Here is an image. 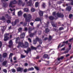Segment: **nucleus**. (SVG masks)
<instances>
[{
	"label": "nucleus",
	"instance_id": "obj_30",
	"mask_svg": "<svg viewBox=\"0 0 73 73\" xmlns=\"http://www.w3.org/2000/svg\"><path fill=\"white\" fill-rule=\"evenodd\" d=\"M12 56H13V54L12 53H11L9 55V59H10L11 57H12Z\"/></svg>",
	"mask_w": 73,
	"mask_h": 73
},
{
	"label": "nucleus",
	"instance_id": "obj_54",
	"mask_svg": "<svg viewBox=\"0 0 73 73\" xmlns=\"http://www.w3.org/2000/svg\"><path fill=\"white\" fill-rule=\"evenodd\" d=\"M52 15L53 16H55L56 15V12H54L52 13Z\"/></svg>",
	"mask_w": 73,
	"mask_h": 73
},
{
	"label": "nucleus",
	"instance_id": "obj_40",
	"mask_svg": "<svg viewBox=\"0 0 73 73\" xmlns=\"http://www.w3.org/2000/svg\"><path fill=\"white\" fill-rule=\"evenodd\" d=\"M43 8H45V3H44L42 5Z\"/></svg>",
	"mask_w": 73,
	"mask_h": 73
},
{
	"label": "nucleus",
	"instance_id": "obj_2",
	"mask_svg": "<svg viewBox=\"0 0 73 73\" xmlns=\"http://www.w3.org/2000/svg\"><path fill=\"white\" fill-rule=\"evenodd\" d=\"M19 46H21L22 48H28L29 46V43L27 42H25V45L23 42H19Z\"/></svg>",
	"mask_w": 73,
	"mask_h": 73
},
{
	"label": "nucleus",
	"instance_id": "obj_60",
	"mask_svg": "<svg viewBox=\"0 0 73 73\" xmlns=\"http://www.w3.org/2000/svg\"><path fill=\"white\" fill-rule=\"evenodd\" d=\"M68 52L69 51H66L64 52V53H68Z\"/></svg>",
	"mask_w": 73,
	"mask_h": 73
},
{
	"label": "nucleus",
	"instance_id": "obj_25",
	"mask_svg": "<svg viewBox=\"0 0 73 73\" xmlns=\"http://www.w3.org/2000/svg\"><path fill=\"white\" fill-rule=\"evenodd\" d=\"M29 9L27 8H25L24 9V12H28Z\"/></svg>",
	"mask_w": 73,
	"mask_h": 73
},
{
	"label": "nucleus",
	"instance_id": "obj_27",
	"mask_svg": "<svg viewBox=\"0 0 73 73\" xmlns=\"http://www.w3.org/2000/svg\"><path fill=\"white\" fill-rule=\"evenodd\" d=\"M22 14H23V13H22V12L21 11H19V16H21V15H22Z\"/></svg>",
	"mask_w": 73,
	"mask_h": 73
},
{
	"label": "nucleus",
	"instance_id": "obj_64",
	"mask_svg": "<svg viewBox=\"0 0 73 73\" xmlns=\"http://www.w3.org/2000/svg\"><path fill=\"white\" fill-rule=\"evenodd\" d=\"M71 45H70V46H69V50H70L71 49Z\"/></svg>",
	"mask_w": 73,
	"mask_h": 73
},
{
	"label": "nucleus",
	"instance_id": "obj_46",
	"mask_svg": "<svg viewBox=\"0 0 73 73\" xmlns=\"http://www.w3.org/2000/svg\"><path fill=\"white\" fill-rule=\"evenodd\" d=\"M28 40H29V42H32V40H31V38H28Z\"/></svg>",
	"mask_w": 73,
	"mask_h": 73
},
{
	"label": "nucleus",
	"instance_id": "obj_41",
	"mask_svg": "<svg viewBox=\"0 0 73 73\" xmlns=\"http://www.w3.org/2000/svg\"><path fill=\"white\" fill-rule=\"evenodd\" d=\"M25 56L23 55H22L21 56V58H25Z\"/></svg>",
	"mask_w": 73,
	"mask_h": 73
},
{
	"label": "nucleus",
	"instance_id": "obj_4",
	"mask_svg": "<svg viewBox=\"0 0 73 73\" xmlns=\"http://www.w3.org/2000/svg\"><path fill=\"white\" fill-rule=\"evenodd\" d=\"M17 3V2L16 0H13L12 1H11L10 3L9 7H11V8H13V7H15V6H13V4H16Z\"/></svg>",
	"mask_w": 73,
	"mask_h": 73
},
{
	"label": "nucleus",
	"instance_id": "obj_48",
	"mask_svg": "<svg viewBox=\"0 0 73 73\" xmlns=\"http://www.w3.org/2000/svg\"><path fill=\"white\" fill-rule=\"evenodd\" d=\"M1 46H2V42L1 41H0V48L1 47Z\"/></svg>",
	"mask_w": 73,
	"mask_h": 73
},
{
	"label": "nucleus",
	"instance_id": "obj_51",
	"mask_svg": "<svg viewBox=\"0 0 73 73\" xmlns=\"http://www.w3.org/2000/svg\"><path fill=\"white\" fill-rule=\"evenodd\" d=\"M52 39V36H50V35L49 36V40H50Z\"/></svg>",
	"mask_w": 73,
	"mask_h": 73
},
{
	"label": "nucleus",
	"instance_id": "obj_33",
	"mask_svg": "<svg viewBox=\"0 0 73 73\" xmlns=\"http://www.w3.org/2000/svg\"><path fill=\"white\" fill-rule=\"evenodd\" d=\"M11 70L13 73H15L16 72V70L14 69H11Z\"/></svg>",
	"mask_w": 73,
	"mask_h": 73
},
{
	"label": "nucleus",
	"instance_id": "obj_14",
	"mask_svg": "<svg viewBox=\"0 0 73 73\" xmlns=\"http://www.w3.org/2000/svg\"><path fill=\"white\" fill-rule=\"evenodd\" d=\"M4 41H8V40H9V36H4Z\"/></svg>",
	"mask_w": 73,
	"mask_h": 73
},
{
	"label": "nucleus",
	"instance_id": "obj_43",
	"mask_svg": "<svg viewBox=\"0 0 73 73\" xmlns=\"http://www.w3.org/2000/svg\"><path fill=\"white\" fill-rule=\"evenodd\" d=\"M27 25V23H24L23 24V26H26Z\"/></svg>",
	"mask_w": 73,
	"mask_h": 73
},
{
	"label": "nucleus",
	"instance_id": "obj_10",
	"mask_svg": "<svg viewBox=\"0 0 73 73\" xmlns=\"http://www.w3.org/2000/svg\"><path fill=\"white\" fill-rule=\"evenodd\" d=\"M58 17H64V15L61 13H58L57 14Z\"/></svg>",
	"mask_w": 73,
	"mask_h": 73
},
{
	"label": "nucleus",
	"instance_id": "obj_5",
	"mask_svg": "<svg viewBox=\"0 0 73 73\" xmlns=\"http://www.w3.org/2000/svg\"><path fill=\"white\" fill-rule=\"evenodd\" d=\"M27 0H25V3L27 2L25 4L26 6H31L32 5V0H30L28 2H27Z\"/></svg>",
	"mask_w": 73,
	"mask_h": 73
},
{
	"label": "nucleus",
	"instance_id": "obj_19",
	"mask_svg": "<svg viewBox=\"0 0 73 73\" xmlns=\"http://www.w3.org/2000/svg\"><path fill=\"white\" fill-rule=\"evenodd\" d=\"M39 13V15H40V16H43V12H42V11H40Z\"/></svg>",
	"mask_w": 73,
	"mask_h": 73
},
{
	"label": "nucleus",
	"instance_id": "obj_11",
	"mask_svg": "<svg viewBox=\"0 0 73 73\" xmlns=\"http://www.w3.org/2000/svg\"><path fill=\"white\" fill-rule=\"evenodd\" d=\"M25 36V34L24 33H23L21 34V38H24Z\"/></svg>",
	"mask_w": 73,
	"mask_h": 73
},
{
	"label": "nucleus",
	"instance_id": "obj_9",
	"mask_svg": "<svg viewBox=\"0 0 73 73\" xmlns=\"http://www.w3.org/2000/svg\"><path fill=\"white\" fill-rule=\"evenodd\" d=\"M19 5H22V7H24L25 5V3H22V1L21 0H19Z\"/></svg>",
	"mask_w": 73,
	"mask_h": 73
},
{
	"label": "nucleus",
	"instance_id": "obj_53",
	"mask_svg": "<svg viewBox=\"0 0 73 73\" xmlns=\"http://www.w3.org/2000/svg\"><path fill=\"white\" fill-rule=\"evenodd\" d=\"M30 25H31V26H33V23L32 22L30 23Z\"/></svg>",
	"mask_w": 73,
	"mask_h": 73
},
{
	"label": "nucleus",
	"instance_id": "obj_15",
	"mask_svg": "<svg viewBox=\"0 0 73 73\" xmlns=\"http://www.w3.org/2000/svg\"><path fill=\"white\" fill-rule=\"evenodd\" d=\"M38 40V37H37L36 38L35 40H34L33 41V44H36V43L37 42Z\"/></svg>",
	"mask_w": 73,
	"mask_h": 73
},
{
	"label": "nucleus",
	"instance_id": "obj_32",
	"mask_svg": "<svg viewBox=\"0 0 73 73\" xmlns=\"http://www.w3.org/2000/svg\"><path fill=\"white\" fill-rule=\"evenodd\" d=\"M31 49H33V50H36V48H35L33 46H31Z\"/></svg>",
	"mask_w": 73,
	"mask_h": 73
},
{
	"label": "nucleus",
	"instance_id": "obj_58",
	"mask_svg": "<svg viewBox=\"0 0 73 73\" xmlns=\"http://www.w3.org/2000/svg\"><path fill=\"white\" fill-rule=\"evenodd\" d=\"M27 71V69H25L24 70V72H26Z\"/></svg>",
	"mask_w": 73,
	"mask_h": 73
},
{
	"label": "nucleus",
	"instance_id": "obj_17",
	"mask_svg": "<svg viewBox=\"0 0 73 73\" xmlns=\"http://www.w3.org/2000/svg\"><path fill=\"white\" fill-rule=\"evenodd\" d=\"M7 53L5 52L3 54V57L4 58H6L7 57Z\"/></svg>",
	"mask_w": 73,
	"mask_h": 73
},
{
	"label": "nucleus",
	"instance_id": "obj_62",
	"mask_svg": "<svg viewBox=\"0 0 73 73\" xmlns=\"http://www.w3.org/2000/svg\"><path fill=\"white\" fill-rule=\"evenodd\" d=\"M65 50V47H64L61 49V50Z\"/></svg>",
	"mask_w": 73,
	"mask_h": 73
},
{
	"label": "nucleus",
	"instance_id": "obj_22",
	"mask_svg": "<svg viewBox=\"0 0 73 73\" xmlns=\"http://www.w3.org/2000/svg\"><path fill=\"white\" fill-rule=\"evenodd\" d=\"M40 21L41 22V19L39 18H37L35 19V21Z\"/></svg>",
	"mask_w": 73,
	"mask_h": 73
},
{
	"label": "nucleus",
	"instance_id": "obj_16",
	"mask_svg": "<svg viewBox=\"0 0 73 73\" xmlns=\"http://www.w3.org/2000/svg\"><path fill=\"white\" fill-rule=\"evenodd\" d=\"M8 62V61L7 60H5L4 62H3L2 63V65L3 66H5L7 65V64Z\"/></svg>",
	"mask_w": 73,
	"mask_h": 73
},
{
	"label": "nucleus",
	"instance_id": "obj_57",
	"mask_svg": "<svg viewBox=\"0 0 73 73\" xmlns=\"http://www.w3.org/2000/svg\"><path fill=\"white\" fill-rule=\"evenodd\" d=\"M40 58V57H39V56H36V59H38Z\"/></svg>",
	"mask_w": 73,
	"mask_h": 73
},
{
	"label": "nucleus",
	"instance_id": "obj_44",
	"mask_svg": "<svg viewBox=\"0 0 73 73\" xmlns=\"http://www.w3.org/2000/svg\"><path fill=\"white\" fill-rule=\"evenodd\" d=\"M7 23L9 24L11 23V21L10 20H7Z\"/></svg>",
	"mask_w": 73,
	"mask_h": 73
},
{
	"label": "nucleus",
	"instance_id": "obj_36",
	"mask_svg": "<svg viewBox=\"0 0 73 73\" xmlns=\"http://www.w3.org/2000/svg\"><path fill=\"white\" fill-rule=\"evenodd\" d=\"M31 11H32L33 12L35 11V9L33 8H32L31 9Z\"/></svg>",
	"mask_w": 73,
	"mask_h": 73
},
{
	"label": "nucleus",
	"instance_id": "obj_26",
	"mask_svg": "<svg viewBox=\"0 0 73 73\" xmlns=\"http://www.w3.org/2000/svg\"><path fill=\"white\" fill-rule=\"evenodd\" d=\"M38 2H37L35 3V7H38Z\"/></svg>",
	"mask_w": 73,
	"mask_h": 73
},
{
	"label": "nucleus",
	"instance_id": "obj_12",
	"mask_svg": "<svg viewBox=\"0 0 73 73\" xmlns=\"http://www.w3.org/2000/svg\"><path fill=\"white\" fill-rule=\"evenodd\" d=\"M24 51L25 53H26V54H28V53H29V52H31V49L30 48H29L27 49V51L24 50Z\"/></svg>",
	"mask_w": 73,
	"mask_h": 73
},
{
	"label": "nucleus",
	"instance_id": "obj_23",
	"mask_svg": "<svg viewBox=\"0 0 73 73\" xmlns=\"http://www.w3.org/2000/svg\"><path fill=\"white\" fill-rule=\"evenodd\" d=\"M34 70V68L33 67L29 68L28 70V71H30L31 70Z\"/></svg>",
	"mask_w": 73,
	"mask_h": 73
},
{
	"label": "nucleus",
	"instance_id": "obj_55",
	"mask_svg": "<svg viewBox=\"0 0 73 73\" xmlns=\"http://www.w3.org/2000/svg\"><path fill=\"white\" fill-rule=\"evenodd\" d=\"M28 63H25V66H28Z\"/></svg>",
	"mask_w": 73,
	"mask_h": 73
},
{
	"label": "nucleus",
	"instance_id": "obj_28",
	"mask_svg": "<svg viewBox=\"0 0 73 73\" xmlns=\"http://www.w3.org/2000/svg\"><path fill=\"white\" fill-rule=\"evenodd\" d=\"M49 19L50 20H52L53 19H54V17L52 16H51L49 17Z\"/></svg>",
	"mask_w": 73,
	"mask_h": 73
},
{
	"label": "nucleus",
	"instance_id": "obj_3",
	"mask_svg": "<svg viewBox=\"0 0 73 73\" xmlns=\"http://www.w3.org/2000/svg\"><path fill=\"white\" fill-rule=\"evenodd\" d=\"M35 29V27H33V28H32L31 27H30L29 28V34L30 35V37H32L33 36V35H36V33L37 31H35V32L34 33H31V31H32V30H33Z\"/></svg>",
	"mask_w": 73,
	"mask_h": 73
},
{
	"label": "nucleus",
	"instance_id": "obj_42",
	"mask_svg": "<svg viewBox=\"0 0 73 73\" xmlns=\"http://www.w3.org/2000/svg\"><path fill=\"white\" fill-rule=\"evenodd\" d=\"M72 17H73V15L72 14H70L69 16V18H70V19H71V18H72Z\"/></svg>",
	"mask_w": 73,
	"mask_h": 73
},
{
	"label": "nucleus",
	"instance_id": "obj_18",
	"mask_svg": "<svg viewBox=\"0 0 73 73\" xmlns=\"http://www.w3.org/2000/svg\"><path fill=\"white\" fill-rule=\"evenodd\" d=\"M71 9H72V7L70 6H69L66 8V10L68 11H70Z\"/></svg>",
	"mask_w": 73,
	"mask_h": 73
},
{
	"label": "nucleus",
	"instance_id": "obj_24",
	"mask_svg": "<svg viewBox=\"0 0 73 73\" xmlns=\"http://www.w3.org/2000/svg\"><path fill=\"white\" fill-rule=\"evenodd\" d=\"M19 40V37L17 38L16 39L15 41L16 44H17V43H19V41L18 40Z\"/></svg>",
	"mask_w": 73,
	"mask_h": 73
},
{
	"label": "nucleus",
	"instance_id": "obj_31",
	"mask_svg": "<svg viewBox=\"0 0 73 73\" xmlns=\"http://www.w3.org/2000/svg\"><path fill=\"white\" fill-rule=\"evenodd\" d=\"M38 41L40 44H42V41L41 40L39 39V38Z\"/></svg>",
	"mask_w": 73,
	"mask_h": 73
},
{
	"label": "nucleus",
	"instance_id": "obj_20",
	"mask_svg": "<svg viewBox=\"0 0 73 73\" xmlns=\"http://www.w3.org/2000/svg\"><path fill=\"white\" fill-rule=\"evenodd\" d=\"M23 69L19 67V71L21 73L23 71Z\"/></svg>",
	"mask_w": 73,
	"mask_h": 73
},
{
	"label": "nucleus",
	"instance_id": "obj_21",
	"mask_svg": "<svg viewBox=\"0 0 73 73\" xmlns=\"http://www.w3.org/2000/svg\"><path fill=\"white\" fill-rule=\"evenodd\" d=\"M0 20H5V18L4 16H3L2 17L0 18Z\"/></svg>",
	"mask_w": 73,
	"mask_h": 73
},
{
	"label": "nucleus",
	"instance_id": "obj_56",
	"mask_svg": "<svg viewBox=\"0 0 73 73\" xmlns=\"http://www.w3.org/2000/svg\"><path fill=\"white\" fill-rule=\"evenodd\" d=\"M28 30V29L27 27L25 28V31H27Z\"/></svg>",
	"mask_w": 73,
	"mask_h": 73
},
{
	"label": "nucleus",
	"instance_id": "obj_6",
	"mask_svg": "<svg viewBox=\"0 0 73 73\" xmlns=\"http://www.w3.org/2000/svg\"><path fill=\"white\" fill-rule=\"evenodd\" d=\"M13 42H12V40H10L9 42V45L8 46V47L9 48H12L13 47Z\"/></svg>",
	"mask_w": 73,
	"mask_h": 73
},
{
	"label": "nucleus",
	"instance_id": "obj_61",
	"mask_svg": "<svg viewBox=\"0 0 73 73\" xmlns=\"http://www.w3.org/2000/svg\"><path fill=\"white\" fill-rule=\"evenodd\" d=\"M12 35H10V38H12Z\"/></svg>",
	"mask_w": 73,
	"mask_h": 73
},
{
	"label": "nucleus",
	"instance_id": "obj_52",
	"mask_svg": "<svg viewBox=\"0 0 73 73\" xmlns=\"http://www.w3.org/2000/svg\"><path fill=\"white\" fill-rule=\"evenodd\" d=\"M41 34V31H38V35H40Z\"/></svg>",
	"mask_w": 73,
	"mask_h": 73
},
{
	"label": "nucleus",
	"instance_id": "obj_47",
	"mask_svg": "<svg viewBox=\"0 0 73 73\" xmlns=\"http://www.w3.org/2000/svg\"><path fill=\"white\" fill-rule=\"evenodd\" d=\"M1 1L5 2V1H8V0H1Z\"/></svg>",
	"mask_w": 73,
	"mask_h": 73
},
{
	"label": "nucleus",
	"instance_id": "obj_29",
	"mask_svg": "<svg viewBox=\"0 0 73 73\" xmlns=\"http://www.w3.org/2000/svg\"><path fill=\"white\" fill-rule=\"evenodd\" d=\"M48 57V55L46 54H45L43 56V58H47Z\"/></svg>",
	"mask_w": 73,
	"mask_h": 73
},
{
	"label": "nucleus",
	"instance_id": "obj_1",
	"mask_svg": "<svg viewBox=\"0 0 73 73\" xmlns=\"http://www.w3.org/2000/svg\"><path fill=\"white\" fill-rule=\"evenodd\" d=\"M23 17L24 18H25V20L26 22L29 23V22L31 21V20L32 19V16H31V14L28 15L27 17V14H24L23 15Z\"/></svg>",
	"mask_w": 73,
	"mask_h": 73
},
{
	"label": "nucleus",
	"instance_id": "obj_49",
	"mask_svg": "<svg viewBox=\"0 0 73 73\" xmlns=\"http://www.w3.org/2000/svg\"><path fill=\"white\" fill-rule=\"evenodd\" d=\"M68 41L67 40L66 42H63V43H64V44H68Z\"/></svg>",
	"mask_w": 73,
	"mask_h": 73
},
{
	"label": "nucleus",
	"instance_id": "obj_7",
	"mask_svg": "<svg viewBox=\"0 0 73 73\" xmlns=\"http://www.w3.org/2000/svg\"><path fill=\"white\" fill-rule=\"evenodd\" d=\"M46 26L45 27V28H46L45 30L44 31L45 32V33H48L50 31V30H49V29H48V25L47 24H46Z\"/></svg>",
	"mask_w": 73,
	"mask_h": 73
},
{
	"label": "nucleus",
	"instance_id": "obj_8",
	"mask_svg": "<svg viewBox=\"0 0 73 73\" xmlns=\"http://www.w3.org/2000/svg\"><path fill=\"white\" fill-rule=\"evenodd\" d=\"M17 22H19V19H16L15 21H13L11 23V24L12 26H14V25H16L17 24Z\"/></svg>",
	"mask_w": 73,
	"mask_h": 73
},
{
	"label": "nucleus",
	"instance_id": "obj_34",
	"mask_svg": "<svg viewBox=\"0 0 73 73\" xmlns=\"http://www.w3.org/2000/svg\"><path fill=\"white\" fill-rule=\"evenodd\" d=\"M9 35V33H6L5 34L4 36L6 37H8V36Z\"/></svg>",
	"mask_w": 73,
	"mask_h": 73
},
{
	"label": "nucleus",
	"instance_id": "obj_59",
	"mask_svg": "<svg viewBox=\"0 0 73 73\" xmlns=\"http://www.w3.org/2000/svg\"><path fill=\"white\" fill-rule=\"evenodd\" d=\"M15 11H14L13 13V16L15 15Z\"/></svg>",
	"mask_w": 73,
	"mask_h": 73
},
{
	"label": "nucleus",
	"instance_id": "obj_38",
	"mask_svg": "<svg viewBox=\"0 0 73 73\" xmlns=\"http://www.w3.org/2000/svg\"><path fill=\"white\" fill-rule=\"evenodd\" d=\"M22 28L20 27L19 28V32H21V31H22Z\"/></svg>",
	"mask_w": 73,
	"mask_h": 73
},
{
	"label": "nucleus",
	"instance_id": "obj_45",
	"mask_svg": "<svg viewBox=\"0 0 73 73\" xmlns=\"http://www.w3.org/2000/svg\"><path fill=\"white\" fill-rule=\"evenodd\" d=\"M63 29H64V28L62 27H61L59 28V30H60V31H61V30H62Z\"/></svg>",
	"mask_w": 73,
	"mask_h": 73
},
{
	"label": "nucleus",
	"instance_id": "obj_37",
	"mask_svg": "<svg viewBox=\"0 0 73 73\" xmlns=\"http://www.w3.org/2000/svg\"><path fill=\"white\" fill-rule=\"evenodd\" d=\"M3 7H7V4H6V3H3Z\"/></svg>",
	"mask_w": 73,
	"mask_h": 73
},
{
	"label": "nucleus",
	"instance_id": "obj_39",
	"mask_svg": "<svg viewBox=\"0 0 73 73\" xmlns=\"http://www.w3.org/2000/svg\"><path fill=\"white\" fill-rule=\"evenodd\" d=\"M51 23L52 24V25L53 27H56V25H55L53 24V23H52V22H51Z\"/></svg>",
	"mask_w": 73,
	"mask_h": 73
},
{
	"label": "nucleus",
	"instance_id": "obj_35",
	"mask_svg": "<svg viewBox=\"0 0 73 73\" xmlns=\"http://www.w3.org/2000/svg\"><path fill=\"white\" fill-rule=\"evenodd\" d=\"M3 71L5 73H7V70L6 69H4L3 70Z\"/></svg>",
	"mask_w": 73,
	"mask_h": 73
},
{
	"label": "nucleus",
	"instance_id": "obj_50",
	"mask_svg": "<svg viewBox=\"0 0 73 73\" xmlns=\"http://www.w3.org/2000/svg\"><path fill=\"white\" fill-rule=\"evenodd\" d=\"M35 68L37 70H38L39 69H38V68L37 67H35Z\"/></svg>",
	"mask_w": 73,
	"mask_h": 73
},
{
	"label": "nucleus",
	"instance_id": "obj_63",
	"mask_svg": "<svg viewBox=\"0 0 73 73\" xmlns=\"http://www.w3.org/2000/svg\"><path fill=\"white\" fill-rule=\"evenodd\" d=\"M2 56H1V54H0V58H2Z\"/></svg>",
	"mask_w": 73,
	"mask_h": 73
},
{
	"label": "nucleus",
	"instance_id": "obj_13",
	"mask_svg": "<svg viewBox=\"0 0 73 73\" xmlns=\"http://www.w3.org/2000/svg\"><path fill=\"white\" fill-rule=\"evenodd\" d=\"M64 58V56H61L60 58H58V61H57V62L56 63V65H58V62H60V60H62V59H63V58Z\"/></svg>",
	"mask_w": 73,
	"mask_h": 73
}]
</instances>
